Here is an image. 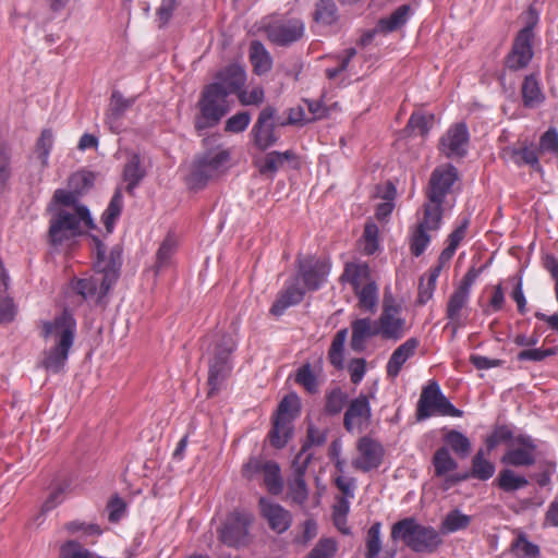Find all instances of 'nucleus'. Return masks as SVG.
<instances>
[{
	"label": "nucleus",
	"mask_w": 558,
	"mask_h": 558,
	"mask_svg": "<svg viewBox=\"0 0 558 558\" xmlns=\"http://www.w3.org/2000/svg\"><path fill=\"white\" fill-rule=\"evenodd\" d=\"M539 153H549L558 158V132L549 128L539 138Z\"/></svg>",
	"instance_id": "59"
},
{
	"label": "nucleus",
	"mask_w": 558,
	"mask_h": 558,
	"mask_svg": "<svg viewBox=\"0 0 558 558\" xmlns=\"http://www.w3.org/2000/svg\"><path fill=\"white\" fill-rule=\"evenodd\" d=\"M378 227L373 222H367L364 228L363 239L364 246L363 253L373 255L378 250Z\"/></svg>",
	"instance_id": "58"
},
{
	"label": "nucleus",
	"mask_w": 558,
	"mask_h": 558,
	"mask_svg": "<svg viewBox=\"0 0 558 558\" xmlns=\"http://www.w3.org/2000/svg\"><path fill=\"white\" fill-rule=\"evenodd\" d=\"M264 473V483L271 494H279L282 490L283 482L280 476V468L274 461H266Z\"/></svg>",
	"instance_id": "50"
},
{
	"label": "nucleus",
	"mask_w": 558,
	"mask_h": 558,
	"mask_svg": "<svg viewBox=\"0 0 558 558\" xmlns=\"http://www.w3.org/2000/svg\"><path fill=\"white\" fill-rule=\"evenodd\" d=\"M336 551V542L331 538H323L310 551L306 558H331Z\"/></svg>",
	"instance_id": "60"
},
{
	"label": "nucleus",
	"mask_w": 558,
	"mask_h": 558,
	"mask_svg": "<svg viewBox=\"0 0 558 558\" xmlns=\"http://www.w3.org/2000/svg\"><path fill=\"white\" fill-rule=\"evenodd\" d=\"M435 121L434 114H424L421 112H413L408 121L407 130L425 136L433 128Z\"/></svg>",
	"instance_id": "51"
},
{
	"label": "nucleus",
	"mask_w": 558,
	"mask_h": 558,
	"mask_svg": "<svg viewBox=\"0 0 558 558\" xmlns=\"http://www.w3.org/2000/svg\"><path fill=\"white\" fill-rule=\"evenodd\" d=\"M410 11L409 4L398 7L389 16L378 21L377 29L381 33H391L399 29L407 23Z\"/></svg>",
	"instance_id": "35"
},
{
	"label": "nucleus",
	"mask_w": 558,
	"mask_h": 558,
	"mask_svg": "<svg viewBox=\"0 0 558 558\" xmlns=\"http://www.w3.org/2000/svg\"><path fill=\"white\" fill-rule=\"evenodd\" d=\"M485 449L480 448L472 459L471 476L480 481L489 480L496 470L495 464L486 457Z\"/></svg>",
	"instance_id": "37"
},
{
	"label": "nucleus",
	"mask_w": 558,
	"mask_h": 558,
	"mask_svg": "<svg viewBox=\"0 0 558 558\" xmlns=\"http://www.w3.org/2000/svg\"><path fill=\"white\" fill-rule=\"evenodd\" d=\"M94 240L96 242L95 275L90 278L78 279L73 286L83 299L94 295L105 296L117 282L122 265V248L119 245L113 246L107 255L106 246L99 240Z\"/></svg>",
	"instance_id": "1"
},
{
	"label": "nucleus",
	"mask_w": 558,
	"mask_h": 558,
	"mask_svg": "<svg viewBox=\"0 0 558 558\" xmlns=\"http://www.w3.org/2000/svg\"><path fill=\"white\" fill-rule=\"evenodd\" d=\"M94 228V222L86 206H76L74 213L60 209L50 220L48 230L49 242L60 245L64 241L81 235L84 229Z\"/></svg>",
	"instance_id": "4"
},
{
	"label": "nucleus",
	"mask_w": 558,
	"mask_h": 558,
	"mask_svg": "<svg viewBox=\"0 0 558 558\" xmlns=\"http://www.w3.org/2000/svg\"><path fill=\"white\" fill-rule=\"evenodd\" d=\"M177 250V241L172 235H168L161 243L156 255V270L159 271L161 268L167 266Z\"/></svg>",
	"instance_id": "55"
},
{
	"label": "nucleus",
	"mask_w": 558,
	"mask_h": 558,
	"mask_svg": "<svg viewBox=\"0 0 558 558\" xmlns=\"http://www.w3.org/2000/svg\"><path fill=\"white\" fill-rule=\"evenodd\" d=\"M521 93L525 107H536L544 100V95L534 75H527L524 78Z\"/></svg>",
	"instance_id": "40"
},
{
	"label": "nucleus",
	"mask_w": 558,
	"mask_h": 558,
	"mask_svg": "<svg viewBox=\"0 0 558 558\" xmlns=\"http://www.w3.org/2000/svg\"><path fill=\"white\" fill-rule=\"evenodd\" d=\"M95 177L89 171H78L73 173L69 179V186L78 196L87 192L94 185Z\"/></svg>",
	"instance_id": "53"
},
{
	"label": "nucleus",
	"mask_w": 558,
	"mask_h": 558,
	"mask_svg": "<svg viewBox=\"0 0 558 558\" xmlns=\"http://www.w3.org/2000/svg\"><path fill=\"white\" fill-rule=\"evenodd\" d=\"M330 270V265L313 256L303 259H298V276L302 278L305 288L308 291L319 289L322 283L326 280Z\"/></svg>",
	"instance_id": "16"
},
{
	"label": "nucleus",
	"mask_w": 558,
	"mask_h": 558,
	"mask_svg": "<svg viewBox=\"0 0 558 558\" xmlns=\"http://www.w3.org/2000/svg\"><path fill=\"white\" fill-rule=\"evenodd\" d=\"M365 558H376L379 555L383 548L380 522H374L367 530L365 537Z\"/></svg>",
	"instance_id": "43"
},
{
	"label": "nucleus",
	"mask_w": 558,
	"mask_h": 558,
	"mask_svg": "<svg viewBox=\"0 0 558 558\" xmlns=\"http://www.w3.org/2000/svg\"><path fill=\"white\" fill-rule=\"evenodd\" d=\"M146 171L142 166L138 154L129 156L123 168V181L126 183L125 191L133 195L135 187L145 178Z\"/></svg>",
	"instance_id": "31"
},
{
	"label": "nucleus",
	"mask_w": 558,
	"mask_h": 558,
	"mask_svg": "<svg viewBox=\"0 0 558 558\" xmlns=\"http://www.w3.org/2000/svg\"><path fill=\"white\" fill-rule=\"evenodd\" d=\"M348 330L341 329L339 330L332 341L331 345L328 352V359L330 363L338 369H341L343 367V351H344V343L347 340Z\"/></svg>",
	"instance_id": "48"
},
{
	"label": "nucleus",
	"mask_w": 558,
	"mask_h": 558,
	"mask_svg": "<svg viewBox=\"0 0 558 558\" xmlns=\"http://www.w3.org/2000/svg\"><path fill=\"white\" fill-rule=\"evenodd\" d=\"M442 219V203L428 201L424 205L423 219L417 226L425 228L429 231L439 229Z\"/></svg>",
	"instance_id": "42"
},
{
	"label": "nucleus",
	"mask_w": 558,
	"mask_h": 558,
	"mask_svg": "<svg viewBox=\"0 0 558 558\" xmlns=\"http://www.w3.org/2000/svg\"><path fill=\"white\" fill-rule=\"evenodd\" d=\"M351 348L354 351H362L366 338L378 336L377 323L369 318H360L352 323Z\"/></svg>",
	"instance_id": "30"
},
{
	"label": "nucleus",
	"mask_w": 558,
	"mask_h": 558,
	"mask_svg": "<svg viewBox=\"0 0 558 558\" xmlns=\"http://www.w3.org/2000/svg\"><path fill=\"white\" fill-rule=\"evenodd\" d=\"M305 291L300 287L299 277H294L284 290L278 293L276 301L270 307V313L280 316L284 311L299 304L304 298Z\"/></svg>",
	"instance_id": "23"
},
{
	"label": "nucleus",
	"mask_w": 558,
	"mask_h": 558,
	"mask_svg": "<svg viewBox=\"0 0 558 558\" xmlns=\"http://www.w3.org/2000/svg\"><path fill=\"white\" fill-rule=\"evenodd\" d=\"M401 305L391 295H385L383 312L377 322L379 335L384 339L399 340L405 332V320L400 317Z\"/></svg>",
	"instance_id": "11"
},
{
	"label": "nucleus",
	"mask_w": 558,
	"mask_h": 558,
	"mask_svg": "<svg viewBox=\"0 0 558 558\" xmlns=\"http://www.w3.org/2000/svg\"><path fill=\"white\" fill-rule=\"evenodd\" d=\"M238 97L243 106H258L264 101L265 93L260 86H256L252 88L250 92L242 90L241 88L238 93Z\"/></svg>",
	"instance_id": "64"
},
{
	"label": "nucleus",
	"mask_w": 558,
	"mask_h": 558,
	"mask_svg": "<svg viewBox=\"0 0 558 558\" xmlns=\"http://www.w3.org/2000/svg\"><path fill=\"white\" fill-rule=\"evenodd\" d=\"M61 558H93V555L77 542L65 543L60 550Z\"/></svg>",
	"instance_id": "63"
},
{
	"label": "nucleus",
	"mask_w": 558,
	"mask_h": 558,
	"mask_svg": "<svg viewBox=\"0 0 558 558\" xmlns=\"http://www.w3.org/2000/svg\"><path fill=\"white\" fill-rule=\"evenodd\" d=\"M417 347L418 341L415 338H410L399 345L387 363V375L391 378L397 377L404 363L414 355Z\"/></svg>",
	"instance_id": "28"
},
{
	"label": "nucleus",
	"mask_w": 558,
	"mask_h": 558,
	"mask_svg": "<svg viewBox=\"0 0 558 558\" xmlns=\"http://www.w3.org/2000/svg\"><path fill=\"white\" fill-rule=\"evenodd\" d=\"M432 463L436 477H444L449 472L458 469V462L452 458L447 446H442L435 451Z\"/></svg>",
	"instance_id": "36"
},
{
	"label": "nucleus",
	"mask_w": 558,
	"mask_h": 558,
	"mask_svg": "<svg viewBox=\"0 0 558 558\" xmlns=\"http://www.w3.org/2000/svg\"><path fill=\"white\" fill-rule=\"evenodd\" d=\"M259 507L262 515L274 532L282 534L290 529L293 518L289 510L279 504L267 501L265 498H260Z\"/></svg>",
	"instance_id": "21"
},
{
	"label": "nucleus",
	"mask_w": 558,
	"mask_h": 558,
	"mask_svg": "<svg viewBox=\"0 0 558 558\" xmlns=\"http://www.w3.org/2000/svg\"><path fill=\"white\" fill-rule=\"evenodd\" d=\"M360 456L353 460L352 464L356 470L368 472L377 469L384 457L381 445L369 437H362L357 442Z\"/></svg>",
	"instance_id": "20"
},
{
	"label": "nucleus",
	"mask_w": 558,
	"mask_h": 558,
	"mask_svg": "<svg viewBox=\"0 0 558 558\" xmlns=\"http://www.w3.org/2000/svg\"><path fill=\"white\" fill-rule=\"evenodd\" d=\"M444 441L458 457L466 458L471 450L472 444L470 439L457 429H450L444 435Z\"/></svg>",
	"instance_id": "38"
},
{
	"label": "nucleus",
	"mask_w": 558,
	"mask_h": 558,
	"mask_svg": "<svg viewBox=\"0 0 558 558\" xmlns=\"http://www.w3.org/2000/svg\"><path fill=\"white\" fill-rule=\"evenodd\" d=\"M236 343L232 336L215 333L208 348V396H214L231 372V354Z\"/></svg>",
	"instance_id": "3"
},
{
	"label": "nucleus",
	"mask_w": 558,
	"mask_h": 558,
	"mask_svg": "<svg viewBox=\"0 0 558 558\" xmlns=\"http://www.w3.org/2000/svg\"><path fill=\"white\" fill-rule=\"evenodd\" d=\"M374 392L368 395L361 393L348 404L343 417V426L349 433L354 430L361 432L364 426L368 425L372 416L369 401L374 398Z\"/></svg>",
	"instance_id": "15"
},
{
	"label": "nucleus",
	"mask_w": 558,
	"mask_h": 558,
	"mask_svg": "<svg viewBox=\"0 0 558 558\" xmlns=\"http://www.w3.org/2000/svg\"><path fill=\"white\" fill-rule=\"evenodd\" d=\"M295 159V154L292 150L270 151L265 157V162L259 167V172L263 175H274L287 161Z\"/></svg>",
	"instance_id": "39"
},
{
	"label": "nucleus",
	"mask_w": 558,
	"mask_h": 558,
	"mask_svg": "<svg viewBox=\"0 0 558 558\" xmlns=\"http://www.w3.org/2000/svg\"><path fill=\"white\" fill-rule=\"evenodd\" d=\"M71 348L72 347H69V339L66 337H64L60 343H52L44 352L41 360L43 367L52 373L62 371L68 361Z\"/></svg>",
	"instance_id": "25"
},
{
	"label": "nucleus",
	"mask_w": 558,
	"mask_h": 558,
	"mask_svg": "<svg viewBox=\"0 0 558 558\" xmlns=\"http://www.w3.org/2000/svg\"><path fill=\"white\" fill-rule=\"evenodd\" d=\"M267 39L277 46H289L304 36L305 25L300 19H278L264 24Z\"/></svg>",
	"instance_id": "10"
},
{
	"label": "nucleus",
	"mask_w": 558,
	"mask_h": 558,
	"mask_svg": "<svg viewBox=\"0 0 558 558\" xmlns=\"http://www.w3.org/2000/svg\"><path fill=\"white\" fill-rule=\"evenodd\" d=\"M427 229L416 226L415 230L412 233L410 241V250L411 253L418 257L421 256L430 242V235L428 234Z\"/></svg>",
	"instance_id": "54"
},
{
	"label": "nucleus",
	"mask_w": 558,
	"mask_h": 558,
	"mask_svg": "<svg viewBox=\"0 0 558 558\" xmlns=\"http://www.w3.org/2000/svg\"><path fill=\"white\" fill-rule=\"evenodd\" d=\"M198 113L194 119V128L201 133L215 128L230 111L228 96L218 84L206 85L197 101Z\"/></svg>",
	"instance_id": "5"
},
{
	"label": "nucleus",
	"mask_w": 558,
	"mask_h": 558,
	"mask_svg": "<svg viewBox=\"0 0 558 558\" xmlns=\"http://www.w3.org/2000/svg\"><path fill=\"white\" fill-rule=\"evenodd\" d=\"M510 551L515 558H537L539 556V547L531 543L524 534H519L512 542Z\"/></svg>",
	"instance_id": "46"
},
{
	"label": "nucleus",
	"mask_w": 558,
	"mask_h": 558,
	"mask_svg": "<svg viewBox=\"0 0 558 558\" xmlns=\"http://www.w3.org/2000/svg\"><path fill=\"white\" fill-rule=\"evenodd\" d=\"M502 156L512 161L517 166H530L536 171H542L538 151L531 146L523 145L521 147H506Z\"/></svg>",
	"instance_id": "29"
},
{
	"label": "nucleus",
	"mask_w": 558,
	"mask_h": 558,
	"mask_svg": "<svg viewBox=\"0 0 558 558\" xmlns=\"http://www.w3.org/2000/svg\"><path fill=\"white\" fill-rule=\"evenodd\" d=\"M295 381L303 386L310 393H316L318 391L317 378L308 363L299 368L295 375Z\"/></svg>",
	"instance_id": "57"
},
{
	"label": "nucleus",
	"mask_w": 558,
	"mask_h": 558,
	"mask_svg": "<svg viewBox=\"0 0 558 558\" xmlns=\"http://www.w3.org/2000/svg\"><path fill=\"white\" fill-rule=\"evenodd\" d=\"M230 155L227 150H210L198 156L189 177L192 187H202L208 180L217 177L225 165L229 161Z\"/></svg>",
	"instance_id": "9"
},
{
	"label": "nucleus",
	"mask_w": 558,
	"mask_h": 558,
	"mask_svg": "<svg viewBox=\"0 0 558 558\" xmlns=\"http://www.w3.org/2000/svg\"><path fill=\"white\" fill-rule=\"evenodd\" d=\"M518 447L509 448L501 457V463L514 468L531 466L536 462V445L529 436L520 435L514 439Z\"/></svg>",
	"instance_id": "18"
},
{
	"label": "nucleus",
	"mask_w": 558,
	"mask_h": 558,
	"mask_svg": "<svg viewBox=\"0 0 558 558\" xmlns=\"http://www.w3.org/2000/svg\"><path fill=\"white\" fill-rule=\"evenodd\" d=\"M250 59L257 74L267 73L272 66V59L259 40H253L251 43Z\"/></svg>",
	"instance_id": "34"
},
{
	"label": "nucleus",
	"mask_w": 558,
	"mask_h": 558,
	"mask_svg": "<svg viewBox=\"0 0 558 558\" xmlns=\"http://www.w3.org/2000/svg\"><path fill=\"white\" fill-rule=\"evenodd\" d=\"M123 208V197L120 189H117L107 209L102 215V222L108 233H111L117 218Z\"/></svg>",
	"instance_id": "44"
},
{
	"label": "nucleus",
	"mask_w": 558,
	"mask_h": 558,
	"mask_svg": "<svg viewBox=\"0 0 558 558\" xmlns=\"http://www.w3.org/2000/svg\"><path fill=\"white\" fill-rule=\"evenodd\" d=\"M340 281L350 283L355 291L375 280L372 279L371 269L366 263H347Z\"/></svg>",
	"instance_id": "27"
},
{
	"label": "nucleus",
	"mask_w": 558,
	"mask_h": 558,
	"mask_svg": "<svg viewBox=\"0 0 558 558\" xmlns=\"http://www.w3.org/2000/svg\"><path fill=\"white\" fill-rule=\"evenodd\" d=\"M248 515L234 512L230 514L219 530V539L229 547H241L246 544L248 535Z\"/></svg>",
	"instance_id": "14"
},
{
	"label": "nucleus",
	"mask_w": 558,
	"mask_h": 558,
	"mask_svg": "<svg viewBox=\"0 0 558 558\" xmlns=\"http://www.w3.org/2000/svg\"><path fill=\"white\" fill-rule=\"evenodd\" d=\"M134 101L135 98H125L119 90L112 92L106 112V124L111 132L119 133L121 131L124 113L133 106Z\"/></svg>",
	"instance_id": "22"
},
{
	"label": "nucleus",
	"mask_w": 558,
	"mask_h": 558,
	"mask_svg": "<svg viewBox=\"0 0 558 558\" xmlns=\"http://www.w3.org/2000/svg\"><path fill=\"white\" fill-rule=\"evenodd\" d=\"M392 541H402L414 553L433 554L442 544L440 533L430 525L417 522L413 517L397 521L390 533Z\"/></svg>",
	"instance_id": "2"
},
{
	"label": "nucleus",
	"mask_w": 558,
	"mask_h": 558,
	"mask_svg": "<svg viewBox=\"0 0 558 558\" xmlns=\"http://www.w3.org/2000/svg\"><path fill=\"white\" fill-rule=\"evenodd\" d=\"M530 21L514 38L511 51L507 56L506 64L512 71L526 68L533 58L532 41L534 38V27L537 23L538 15L533 8L529 9Z\"/></svg>",
	"instance_id": "8"
},
{
	"label": "nucleus",
	"mask_w": 558,
	"mask_h": 558,
	"mask_svg": "<svg viewBox=\"0 0 558 558\" xmlns=\"http://www.w3.org/2000/svg\"><path fill=\"white\" fill-rule=\"evenodd\" d=\"M359 299L360 307L366 311H374L378 302V287L376 281L354 291Z\"/></svg>",
	"instance_id": "49"
},
{
	"label": "nucleus",
	"mask_w": 558,
	"mask_h": 558,
	"mask_svg": "<svg viewBox=\"0 0 558 558\" xmlns=\"http://www.w3.org/2000/svg\"><path fill=\"white\" fill-rule=\"evenodd\" d=\"M557 353V348L548 349H525L518 353L517 359L519 361H533L541 362L548 356H553Z\"/></svg>",
	"instance_id": "61"
},
{
	"label": "nucleus",
	"mask_w": 558,
	"mask_h": 558,
	"mask_svg": "<svg viewBox=\"0 0 558 558\" xmlns=\"http://www.w3.org/2000/svg\"><path fill=\"white\" fill-rule=\"evenodd\" d=\"M495 483L506 493H513L529 485V481L524 476L517 475L511 469L501 470Z\"/></svg>",
	"instance_id": "41"
},
{
	"label": "nucleus",
	"mask_w": 558,
	"mask_h": 558,
	"mask_svg": "<svg viewBox=\"0 0 558 558\" xmlns=\"http://www.w3.org/2000/svg\"><path fill=\"white\" fill-rule=\"evenodd\" d=\"M457 179L458 171L453 166H448L446 169H435L429 179L428 201L444 203L446 195L450 192Z\"/></svg>",
	"instance_id": "19"
},
{
	"label": "nucleus",
	"mask_w": 558,
	"mask_h": 558,
	"mask_svg": "<svg viewBox=\"0 0 558 558\" xmlns=\"http://www.w3.org/2000/svg\"><path fill=\"white\" fill-rule=\"evenodd\" d=\"M461 417L463 412L457 409L440 390L437 381L430 380L421 391L415 418L425 421L433 415Z\"/></svg>",
	"instance_id": "6"
},
{
	"label": "nucleus",
	"mask_w": 558,
	"mask_h": 558,
	"mask_svg": "<svg viewBox=\"0 0 558 558\" xmlns=\"http://www.w3.org/2000/svg\"><path fill=\"white\" fill-rule=\"evenodd\" d=\"M300 458L301 454H298L293 461V465L295 466L294 478L289 483V495L293 502L304 505L308 498V489L304 480V474L311 457H305L302 464H299Z\"/></svg>",
	"instance_id": "26"
},
{
	"label": "nucleus",
	"mask_w": 558,
	"mask_h": 558,
	"mask_svg": "<svg viewBox=\"0 0 558 558\" xmlns=\"http://www.w3.org/2000/svg\"><path fill=\"white\" fill-rule=\"evenodd\" d=\"M251 116L246 111L238 112L226 121L225 130L231 133L243 132L250 124Z\"/></svg>",
	"instance_id": "62"
},
{
	"label": "nucleus",
	"mask_w": 558,
	"mask_h": 558,
	"mask_svg": "<svg viewBox=\"0 0 558 558\" xmlns=\"http://www.w3.org/2000/svg\"><path fill=\"white\" fill-rule=\"evenodd\" d=\"M40 336L46 340H51L52 343H60L66 337L69 339V347L74 343L76 332V322L70 311L64 310L53 320H44L40 323Z\"/></svg>",
	"instance_id": "13"
},
{
	"label": "nucleus",
	"mask_w": 558,
	"mask_h": 558,
	"mask_svg": "<svg viewBox=\"0 0 558 558\" xmlns=\"http://www.w3.org/2000/svg\"><path fill=\"white\" fill-rule=\"evenodd\" d=\"M15 156L12 145L0 143V192L8 189L15 171Z\"/></svg>",
	"instance_id": "32"
},
{
	"label": "nucleus",
	"mask_w": 558,
	"mask_h": 558,
	"mask_svg": "<svg viewBox=\"0 0 558 558\" xmlns=\"http://www.w3.org/2000/svg\"><path fill=\"white\" fill-rule=\"evenodd\" d=\"M470 295L454 290L447 304V317L452 324V335L454 336L461 326V311L466 306Z\"/></svg>",
	"instance_id": "33"
},
{
	"label": "nucleus",
	"mask_w": 558,
	"mask_h": 558,
	"mask_svg": "<svg viewBox=\"0 0 558 558\" xmlns=\"http://www.w3.org/2000/svg\"><path fill=\"white\" fill-rule=\"evenodd\" d=\"M53 145V134L50 129H45L36 143V151L43 167L48 163V157Z\"/></svg>",
	"instance_id": "56"
},
{
	"label": "nucleus",
	"mask_w": 558,
	"mask_h": 558,
	"mask_svg": "<svg viewBox=\"0 0 558 558\" xmlns=\"http://www.w3.org/2000/svg\"><path fill=\"white\" fill-rule=\"evenodd\" d=\"M299 412V398L295 395L286 396L279 403L268 433L270 445L276 449L287 446L294 433L293 420Z\"/></svg>",
	"instance_id": "7"
},
{
	"label": "nucleus",
	"mask_w": 558,
	"mask_h": 558,
	"mask_svg": "<svg viewBox=\"0 0 558 558\" xmlns=\"http://www.w3.org/2000/svg\"><path fill=\"white\" fill-rule=\"evenodd\" d=\"M317 23L331 25L338 20V9L333 0H318L314 13Z\"/></svg>",
	"instance_id": "47"
},
{
	"label": "nucleus",
	"mask_w": 558,
	"mask_h": 558,
	"mask_svg": "<svg viewBox=\"0 0 558 558\" xmlns=\"http://www.w3.org/2000/svg\"><path fill=\"white\" fill-rule=\"evenodd\" d=\"M277 110L271 107H265L257 118L253 129L252 136L254 145L259 150H266L270 146L275 145L279 136L276 134V126L280 125V122L276 120Z\"/></svg>",
	"instance_id": "12"
},
{
	"label": "nucleus",
	"mask_w": 558,
	"mask_h": 558,
	"mask_svg": "<svg viewBox=\"0 0 558 558\" xmlns=\"http://www.w3.org/2000/svg\"><path fill=\"white\" fill-rule=\"evenodd\" d=\"M468 144V128L464 123H458L440 138L439 149L448 158H462L466 155Z\"/></svg>",
	"instance_id": "17"
},
{
	"label": "nucleus",
	"mask_w": 558,
	"mask_h": 558,
	"mask_svg": "<svg viewBox=\"0 0 558 558\" xmlns=\"http://www.w3.org/2000/svg\"><path fill=\"white\" fill-rule=\"evenodd\" d=\"M471 523V517L454 509L446 514L441 522V532L445 534L465 530Z\"/></svg>",
	"instance_id": "45"
},
{
	"label": "nucleus",
	"mask_w": 558,
	"mask_h": 558,
	"mask_svg": "<svg viewBox=\"0 0 558 558\" xmlns=\"http://www.w3.org/2000/svg\"><path fill=\"white\" fill-rule=\"evenodd\" d=\"M348 401V396L339 387L326 395L325 412L329 415L339 414Z\"/></svg>",
	"instance_id": "52"
},
{
	"label": "nucleus",
	"mask_w": 558,
	"mask_h": 558,
	"mask_svg": "<svg viewBox=\"0 0 558 558\" xmlns=\"http://www.w3.org/2000/svg\"><path fill=\"white\" fill-rule=\"evenodd\" d=\"M246 80L244 69L239 64H230L216 75V82L227 96L239 93Z\"/></svg>",
	"instance_id": "24"
}]
</instances>
